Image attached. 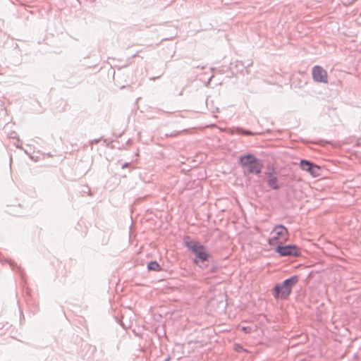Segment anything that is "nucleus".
Here are the masks:
<instances>
[{
	"label": "nucleus",
	"instance_id": "nucleus-7",
	"mask_svg": "<svg viewBox=\"0 0 361 361\" xmlns=\"http://www.w3.org/2000/svg\"><path fill=\"white\" fill-rule=\"evenodd\" d=\"M257 159L255 156L252 154H246L244 156H242L240 158V162L243 166H249L250 164H252L254 161H255Z\"/></svg>",
	"mask_w": 361,
	"mask_h": 361
},
{
	"label": "nucleus",
	"instance_id": "nucleus-1",
	"mask_svg": "<svg viewBox=\"0 0 361 361\" xmlns=\"http://www.w3.org/2000/svg\"><path fill=\"white\" fill-rule=\"evenodd\" d=\"M289 239V233L288 229L282 226H276L270 234L268 243L270 246L277 248L281 245L285 244Z\"/></svg>",
	"mask_w": 361,
	"mask_h": 361
},
{
	"label": "nucleus",
	"instance_id": "nucleus-11",
	"mask_svg": "<svg viewBox=\"0 0 361 361\" xmlns=\"http://www.w3.org/2000/svg\"><path fill=\"white\" fill-rule=\"evenodd\" d=\"M235 132L238 134H243V135H256V133H252V132L247 131V130H242L240 128H236Z\"/></svg>",
	"mask_w": 361,
	"mask_h": 361
},
{
	"label": "nucleus",
	"instance_id": "nucleus-9",
	"mask_svg": "<svg viewBox=\"0 0 361 361\" xmlns=\"http://www.w3.org/2000/svg\"><path fill=\"white\" fill-rule=\"evenodd\" d=\"M267 183L274 190H278L279 188L277 177L271 173H269L268 176Z\"/></svg>",
	"mask_w": 361,
	"mask_h": 361
},
{
	"label": "nucleus",
	"instance_id": "nucleus-13",
	"mask_svg": "<svg viewBox=\"0 0 361 361\" xmlns=\"http://www.w3.org/2000/svg\"><path fill=\"white\" fill-rule=\"evenodd\" d=\"M242 330L245 332V333H250L251 331V329L250 327H246V326H244L242 328Z\"/></svg>",
	"mask_w": 361,
	"mask_h": 361
},
{
	"label": "nucleus",
	"instance_id": "nucleus-6",
	"mask_svg": "<svg viewBox=\"0 0 361 361\" xmlns=\"http://www.w3.org/2000/svg\"><path fill=\"white\" fill-rule=\"evenodd\" d=\"M300 166L302 170L309 172L313 177H318L321 175V168L308 161L302 160Z\"/></svg>",
	"mask_w": 361,
	"mask_h": 361
},
{
	"label": "nucleus",
	"instance_id": "nucleus-4",
	"mask_svg": "<svg viewBox=\"0 0 361 361\" xmlns=\"http://www.w3.org/2000/svg\"><path fill=\"white\" fill-rule=\"evenodd\" d=\"M275 251L281 257H298L300 255V248L295 245H281Z\"/></svg>",
	"mask_w": 361,
	"mask_h": 361
},
{
	"label": "nucleus",
	"instance_id": "nucleus-8",
	"mask_svg": "<svg viewBox=\"0 0 361 361\" xmlns=\"http://www.w3.org/2000/svg\"><path fill=\"white\" fill-rule=\"evenodd\" d=\"M248 171L250 173H259L262 169V164L260 161H259L257 159L252 163V164H250L249 166H247Z\"/></svg>",
	"mask_w": 361,
	"mask_h": 361
},
{
	"label": "nucleus",
	"instance_id": "nucleus-2",
	"mask_svg": "<svg viewBox=\"0 0 361 361\" xmlns=\"http://www.w3.org/2000/svg\"><path fill=\"white\" fill-rule=\"evenodd\" d=\"M298 282L297 276H291L281 284H277L274 288V295L276 299H286L291 293L292 288Z\"/></svg>",
	"mask_w": 361,
	"mask_h": 361
},
{
	"label": "nucleus",
	"instance_id": "nucleus-10",
	"mask_svg": "<svg viewBox=\"0 0 361 361\" xmlns=\"http://www.w3.org/2000/svg\"><path fill=\"white\" fill-rule=\"evenodd\" d=\"M148 269L150 270L158 271V270H159V265L156 262H151L148 264Z\"/></svg>",
	"mask_w": 361,
	"mask_h": 361
},
{
	"label": "nucleus",
	"instance_id": "nucleus-3",
	"mask_svg": "<svg viewBox=\"0 0 361 361\" xmlns=\"http://www.w3.org/2000/svg\"><path fill=\"white\" fill-rule=\"evenodd\" d=\"M186 246L196 255L194 259L195 264L200 266V262H204L208 260L210 255L206 247L200 243L193 240L188 241Z\"/></svg>",
	"mask_w": 361,
	"mask_h": 361
},
{
	"label": "nucleus",
	"instance_id": "nucleus-5",
	"mask_svg": "<svg viewBox=\"0 0 361 361\" xmlns=\"http://www.w3.org/2000/svg\"><path fill=\"white\" fill-rule=\"evenodd\" d=\"M312 78L315 82L327 83L328 74L326 70L319 66H315L312 70Z\"/></svg>",
	"mask_w": 361,
	"mask_h": 361
},
{
	"label": "nucleus",
	"instance_id": "nucleus-12",
	"mask_svg": "<svg viewBox=\"0 0 361 361\" xmlns=\"http://www.w3.org/2000/svg\"><path fill=\"white\" fill-rule=\"evenodd\" d=\"M233 349L237 353L247 352L246 349H245L241 345L238 344V343L234 345Z\"/></svg>",
	"mask_w": 361,
	"mask_h": 361
}]
</instances>
